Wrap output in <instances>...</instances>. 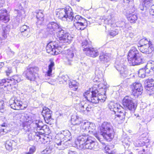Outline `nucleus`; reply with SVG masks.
Wrapping results in <instances>:
<instances>
[{
  "mask_svg": "<svg viewBox=\"0 0 154 154\" xmlns=\"http://www.w3.org/2000/svg\"><path fill=\"white\" fill-rule=\"evenodd\" d=\"M33 128L30 131L29 129L25 130L26 131H29V133L27 134V137L25 139L26 140L29 141H32L33 139L36 141H38L39 140L44 143L47 142V139L48 138L46 136H44L43 134L46 133L48 130V128H47L46 125H43L42 122L36 121L35 123H33Z\"/></svg>",
  "mask_w": 154,
  "mask_h": 154,
  "instance_id": "nucleus-1",
  "label": "nucleus"
},
{
  "mask_svg": "<svg viewBox=\"0 0 154 154\" xmlns=\"http://www.w3.org/2000/svg\"><path fill=\"white\" fill-rule=\"evenodd\" d=\"M107 88L106 87L105 89L103 88H100L101 91L103 90V92L101 93H98V91L94 89V88H90L83 94V96L87 100L93 103H98L99 100L101 102L104 101L106 98L105 94L107 89Z\"/></svg>",
  "mask_w": 154,
  "mask_h": 154,
  "instance_id": "nucleus-2",
  "label": "nucleus"
},
{
  "mask_svg": "<svg viewBox=\"0 0 154 154\" xmlns=\"http://www.w3.org/2000/svg\"><path fill=\"white\" fill-rule=\"evenodd\" d=\"M76 144H79L80 147L83 149L96 151L99 149L97 144L89 134H83L79 136L77 138Z\"/></svg>",
  "mask_w": 154,
  "mask_h": 154,
  "instance_id": "nucleus-3",
  "label": "nucleus"
},
{
  "mask_svg": "<svg viewBox=\"0 0 154 154\" xmlns=\"http://www.w3.org/2000/svg\"><path fill=\"white\" fill-rule=\"evenodd\" d=\"M56 12V15L59 19L68 22L73 20V23H77L80 19H82V17L79 15H76L74 18L73 12L71 8L69 6H66L65 8L60 9Z\"/></svg>",
  "mask_w": 154,
  "mask_h": 154,
  "instance_id": "nucleus-4",
  "label": "nucleus"
},
{
  "mask_svg": "<svg viewBox=\"0 0 154 154\" xmlns=\"http://www.w3.org/2000/svg\"><path fill=\"white\" fill-rule=\"evenodd\" d=\"M100 135L108 141H111L114 137V132L112 124L109 122H104L100 128Z\"/></svg>",
  "mask_w": 154,
  "mask_h": 154,
  "instance_id": "nucleus-5",
  "label": "nucleus"
},
{
  "mask_svg": "<svg viewBox=\"0 0 154 154\" xmlns=\"http://www.w3.org/2000/svg\"><path fill=\"white\" fill-rule=\"evenodd\" d=\"M128 59L133 65H134L141 63L143 57L141 53L139 52L135 47H133L128 52Z\"/></svg>",
  "mask_w": 154,
  "mask_h": 154,
  "instance_id": "nucleus-6",
  "label": "nucleus"
},
{
  "mask_svg": "<svg viewBox=\"0 0 154 154\" xmlns=\"http://www.w3.org/2000/svg\"><path fill=\"white\" fill-rule=\"evenodd\" d=\"M139 50L143 53L149 54L154 51V44L146 39L143 38L139 41Z\"/></svg>",
  "mask_w": 154,
  "mask_h": 154,
  "instance_id": "nucleus-7",
  "label": "nucleus"
},
{
  "mask_svg": "<svg viewBox=\"0 0 154 154\" xmlns=\"http://www.w3.org/2000/svg\"><path fill=\"white\" fill-rule=\"evenodd\" d=\"M84 126L82 130V131L85 132L86 135L88 134H93L99 140L100 142L102 140L100 136L96 133L95 131L96 126L95 124L92 123H90L89 122L86 121V122L82 123Z\"/></svg>",
  "mask_w": 154,
  "mask_h": 154,
  "instance_id": "nucleus-8",
  "label": "nucleus"
},
{
  "mask_svg": "<svg viewBox=\"0 0 154 154\" xmlns=\"http://www.w3.org/2000/svg\"><path fill=\"white\" fill-rule=\"evenodd\" d=\"M38 70V68L37 67H30L29 66L23 74L27 79L33 81L35 79Z\"/></svg>",
  "mask_w": 154,
  "mask_h": 154,
  "instance_id": "nucleus-9",
  "label": "nucleus"
},
{
  "mask_svg": "<svg viewBox=\"0 0 154 154\" xmlns=\"http://www.w3.org/2000/svg\"><path fill=\"white\" fill-rule=\"evenodd\" d=\"M124 60L117 58L115 63V66L123 77H126L128 74L126 67L123 64Z\"/></svg>",
  "mask_w": 154,
  "mask_h": 154,
  "instance_id": "nucleus-10",
  "label": "nucleus"
},
{
  "mask_svg": "<svg viewBox=\"0 0 154 154\" xmlns=\"http://www.w3.org/2000/svg\"><path fill=\"white\" fill-rule=\"evenodd\" d=\"M57 35V39L58 41L59 40L61 42L68 44L71 42L73 38L69 33L65 32L63 29Z\"/></svg>",
  "mask_w": 154,
  "mask_h": 154,
  "instance_id": "nucleus-11",
  "label": "nucleus"
},
{
  "mask_svg": "<svg viewBox=\"0 0 154 154\" xmlns=\"http://www.w3.org/2000/svg\"><path fill=\"white\" fill-rule=\"evenodd\" d=\"M46 29L48 32L51 35L55 33L57 34L62 29L59 25L54 22L49 23L47 25Z\"/></svg>",
  "mask_w": 154,
  "mask_h": 154,
  "instance_id": "nucleus-12",
  "label": "nucleus"
},
{
  "mask_svg": "<svg viewBox=\"0 0 154 154\" xmlns=\"http://www.w3.org/2000/svg\"><path fill=\"white\" fill-rule=\"evenodd\" d=\"M132 88V94L135 97H137L143 93V87L141 84L139 82L133 83L131 85Z\"/></svg>",
  "mask_w": 154,
  "mask_h": 154,
  "instance_id": "nucleus-13",
  "label": "nucleus"
},
{
  "mask_svg": "<svg viewBox=\"0 0 154 154\" xmlns=\"http://www.w3.org/2000/svg\"><path fill=\"white\" fill-rule=\"evenodd\" d=\"M9 104L11 108L15 110H23L27 106V105L23 106L21 101L14 98L10 99Z\"/></svg>",
  "mask_w": 154,
  "mask_h": 154,
  "instance_id": "nucleus-14",
  "label": "nucleus"
},
{
  "mask_svg": "<svg viewBox=\"0 0 154 154\" xmlns=\"http://www.w3.org/2000/svg\"><path fill=\"white\" fill-rule=\"evenodd\" d=\"M123 106L130 110L134 111L136 109L137 106L133 101V99L129 96H126L122 101Z\"/></svg>",
  "mask_w": 154,
  "mask_h": 154,
  "instance_id": "nucleus-15",
  "label": "nucleus"
},
{
  "mask_svg": "<svg viewBox=\"0 0 154 154\" xmlns=\"http://www.w3.org/2000/svg\"><path fill=\"white\" fill-rule=\"evenodd\" d=\"M59 47L55 42H51L47 45L46 49L47 52L52 55H57L59 54L58 51Z\"/></svg>",
  "mask_w": 154,
  "mask_h": 154,
  "instance_id": "nucleus-16",
  "label": "nucleus"
},
{
  "mask_svg": "<svg viewBox=\"0 0 154 154\" xmlns=\"http://www.w3.org/2000/svg\"><path fill=\"white\" fill-rule=\"evenodd\" d=\"M10 79H4L0 81V87L8 91H15V88L11 86Z\"/></svg>",
  "mask_w": 154,
  "mask_h": 154,
  "instance_id": "nucleus-17",
  "label": "nucleus"
},
{
  "mask_svg": "<svg viewBox=\"0 0 154 154\" xmlns=\"http://www.w3.org/2000/svg\"><path fill=\"white\" fill-rule=\"evenodd\" d=\"M75 53V50L73 48H72L67 50L65 61L67 65H70L72 64Z\"/></svg>",
  "mask_w": 154,
  "mask_h": 154,
  "instance_id": "nucleus-18",
  "label": "nucleus"
},
{
  "mask_svg": "<svg viewBox=\"0 0 154 154\" xmlns=\"http://www.w3.org/2000/svg\"><path fill=\"white\" fill-rule=\"evenodd\" d=\"M55 138V139H59L60 138L62 140H69L71 138V133L68 130L63 131L57 134Z\"/></svg>",
  "mask_w": 154,
  "mask_h": 154,
  "instance_id": "nucleus-19",
  "label": "nucleus"
},
{
  "mask_svg": "<svg viewBox=\"0 0 154 154\" xmlns=\"http://www.w3.org/2000/svg\"><path fill=\"white\" fill-rule=\"evenodd\" d=\"M22 116L23 118L21 117V118L23 119L24 122L23 124V129L26 130V128H28V129H29V125L32 123L33 122L32 119L31 117H29L27 114L24 113L23 114Z\"/></svg>",
  "mask_w": 154,
  "mask_h": 154,
  "instance_id": "nucleus-20",
  "label": "nucleus"
},
{
  "mask_svg": "<svg viewBox=\"0 0 154 154\" xmlns=\"http://www.w3.org/2000/svg\"><path fill=\"white\" fill-rule=\"evenodd\" d=\"M52 113V111L48 108H44L42 114L46 123L50 124L51 121L53 120L51 118Z\"/></svg>",
  "mask_w": 154,
  "mask_h": 154,
  "instance_id": "nucleus-21",
  "label": "nucleus"
},
{
  "mask_svg": "<svg viewBox=\"0 0 154 154\" xmlns=\"http://www.w3.org/2000/svg\"><path fill=\"white\" fill-rule=\"evenodd\" d=\"M65 140V142H64V140L55 139V146L59 150H63L66 148L68 146V141L69 140Z\"/></svg>",
  "mask_w": 154,
  "mask_h": 154,
  "instance_id": "nucleus-22",
  "label": "nucleus"
},
{
  "mask_svg": "<svg viewBox=\"0 0 154 154\" xmlns=\"http://www.w3.org/2000/svg\"><path fill=\"white\" fill-rule=\"evenodd\" d=\"M85 121L83 120L81 118L77 115L73 116L71 117V122L73 125H80V128L82 130L83 126H84L82 123L86 122Z\"/></svg>",
  "mask_w": 154,
  "mask_h": 154,
  "instance_id": "nucleus-23",
  "label": "nucleus"
},
{
  "mask_svg": "<svg viewBox=\"0 0 154 154\" xmlns=\"http://www.w3.org/2000/svg\"><path fill=\"white\" fill-rule=\"evenodd\" d=\"M83 51L85 52V53L87 56L93 57H95L99 54L97 50L91 47L86 48L84 49H83Z\"/></svg>",
  "mask_w": 154,
  "mask_h": 154,
  "instance_id": "nucleus-24",
  "label": "nucleus"
},
{
  "mask_svg": "<svg viewBox=\"0 0 154 154\" xmlns=\"http://www.w3.org/2000/svg\"><path fill=\"white\" fill-rule=\"evenodd\" d=\"M7 12V11L4 9L0 10V20H2L5 23L8 21L10 19Z\"/></svg>",
  "mask_w": 154,
  "mask_h": 154,
  "instance_id": "nucleus-25",
  "label": "nucleus"
},
{
  "mask_svg": "<svg viewBox=\"0 0 154 154\" xmlns=\"http://www.w3.org/2000/svg\"><path fill=\"white\" fill-rule=\"evenodd\" d=\"M134 11L135 8H133L131 11H129V12H127V16H128V20L131 23H135L137 19V17L136 14L130 13L131 11L133 13Z\"/></svg>",
  "mask_w": 154,
  "mask_h": 154,
  "instance_id": "nucleus-26",
  "label": "nucleus"
},
{
  "mask_svg": "<svg viewBox=\"0 0 154 154\" xmlns=\"http://www.w3.org/2000/svg\"><path fill=\"white\" fill-rule=\"evenodd\" d=\"M37 18L36 24L37 26L41 25L42 23L44 20V15L43 13L39 11L38 12L37 11L35 12Z\"/></svg>",
  "mask_w": 154,
  "mask_h": 154,
  "instance_id": "nucleus-27",
  "label": "nucleus"
},
{
  "mask_svg": "<svg viewBox=\"0 0 154 154\" xmlns=\"http://www.w3.org/2000/svg\"><path fill=\"white\" fill-rule=\"evenodd\" d=\"M21 34L24 37L29 36L30 29L29 27L26 25H23L21 26L20 29Z\"/></svg>",
  "mask_w": 154,
  "mask_h": 154,
  "instance_id": "nucleus-28",
  "label": "nucleus"
},
{
  "mask_svg": "<svg viewBox=\"0 0 154 154\" xmlns=\"http://www.w3.org/2000/svg\"><path fill=\"white\" fill-rule=\"evenodd\" d=\"M110 54L102 52L100 54L99 60L103 63H107L110 60Z\"/></svg>",
  "mask_w": 154,
  "mask_h": 154,
  "instance_id": "nucleus-29",
  "label": "nucleus"
},
{
  "mask_svg": "<svg viewBox=\"0 0 154 154\" xmlns=\"http://www.w3.org/2000/svg\"><path fill=\"white\" fill-rule=\"evenodd\" d=\"M100 78L98 77L95 76V78L93 79V81L94 82H100L98 85V86L99 88H103L104 89L106 88V84L105 83L104 80H100Z\"/></svg>",
  "mask_w": 154,
  "mask_h": 154,
  "instance_id": "nucleus-30",
  "label": "nucleus"
},
{
  "mask_svg": "<svg viewBox=\"0 0 154 154\" xmlns=\"http://www.w3.org/2000/svg\"><path fill=\"white\" fill-rule=\"evenodd\" d=\"M10 83L11 84V86H13L15 88V90L16 89V87L15 85L16 83L20 82L21 81L20 76L17 75L14 76L12 78H10Z\"/></svg>",
  "mask_w": 154,
  "mask_h": 154,
  "instance_id": "nucleus-31",
  "label": "nucleus"
},
{
  "mask_svg": "<svg viewBox=\"0 0 154 154\" xmlns=\"http://www.w3.org/2000/svg\"><path fill=\"white\" fill-rule=\"evenodd\" d=\"M50 63L48 66V70L46 74L47 75L50 76L52 75V72L53 69H54V63L53 61L50 60Z\"/></svg>",
  "mask_w": 154,
  "mask_h": 154,
  "instance_id": "nucleus-32",
  "label": "nucleus"
},
{
  "mask_svg": "<svg viewBox=\"0 0 154 154\" xmlns=\"http://www.w3.org/2000/svg\"><path fill=\"white\" fill-rule=\"evenodd\" d=\"M145 89L147 91L149 95L152 94V92L154 91V85L153 84L149 82L145 85Z\"/></svg>",
  "mask_w": 154,
  "mask_h": 154,
  "instance_id": "nucleus-33",
  "label": "nucleus"
},
{
  "mask_svg": "<svg viewBox=\"0 0 154 154\" xmlns=\"http://www.w3.org/2000/svg\"><path fill=\"white\" fill-rule=\"evenodd\" d=\"M87 23H73L75 28L78 30H82L84 29L86 27Z\"/></svg>",
  "mask_w": 154,
  "mask_h": 154,
  "instance_id": "nucleus-34",
  "label": "nucleus"
},
{
  "mask_svg": "<svg viewBox=\"0 0 154 154\" xmlns=\"http://www.w3.org/2000/svg\"><path fill=\"white\" fill-rule=\"evenodd\" d=\"M69 87L70 88H72L74 91L77 90L78 88V83L75 81L72 80V81L68 80V82Z\"/></svg>",
  "mask_w": 154,
  "mask_h": 154,
  "instance_id": "nucleus-35",
  "label": "nucleus"
},
{
  "mask_svg": "<svg viewBox=\"0 0 154 154\" xmlns=\"http://www.w3.org/2000/svg\"><path fill=\"white\" fill-rule=\"evenodd\" d=\"M116 116L119 118L121 120H122L125 118L126 116H128L127 112L125 110H123L121 112H116L115 114Z\"/></svg>",
  "mask_w": 154,
  "mask_h": 154,
  "instance_id": "nucleus-36",
  "label": "nucleus"
},
{
  "mask_svg": "<svg viewBox=\"0 0 154 154\" xmlns=\"http://www.w3.org/2000/svg\"><path fill=\"white\" fill-rule=\"evenodd\" d=\"M13 141H7L6 142L5 147L6 149L9 151H11L12 150V146Z\"/></svg>",
  "mask_w": 154,
  "mask_h": 154,
  "instance_id": "nucleus-37",
  "label": "nucleus"
},
{
  "mask_svg": "<svg viewBox=\"0 0 154 154\" xmlns=\"http://www.w3.org/2000/svg\"><path fill=\"white\" fill-rule=\"evenodd\" d=\"M116 25L119 27L122 28L124 30H125L126 28H128L127 27L128 24H126L124 21H122L120 22H118L117 23Z\"/></svg>",
  "mask_w": 154,
  "mask_h": 154,
  "instance_id": "nucleus-38",
  "label": "nucleus"
},
{
  "mask_svg": "<svg viewBox=\"0 0 154 154\" xmlns=\"http://www.w3.org/2000/svg\"><path fill=\"white\" fill-rule=\"evenodd\" d=\"M138 75L140 77L144 78L145 77L146 75L145 71L144 68H141L139 69L138 72Z\"/></svg>",
  "mask_w": 154,
  "mask_h": 154,
  "instance_id": "nucleus-39",
  "label": "nucleus"
},
{
  "mask_svg": "<svg viewBox=\"0 0 154 154\" xmlns=\"http://www.w3.org/2000/svg\"><path fill=\"white\" fill-rule=\"evenodd\" d=\"M95 76L98 77L100 78V80H104L103 77V73L101 71L99 70H96L95 72Z\"/></svg>",
  "mask_w": 154,
  "mask_h": 154,
  "instance_id": "nucleus-40",
  "label": "nucleus"
},
{
  "mask_svg": "<svg viewBox=\"0 0 154 154\" xmlns=\"http://www.w3.org/2000/svg\"><path fill=\"white\" fill-rule=\"evenodd\" d=\"M82 45L84 49L86 48H91V45L90 42H88L87 40H85L83 41L82 43Z\"/></svg>",
  "mask_w": 154,
  "mask_h": 154,
  "instance_id": "nucleus-41",
  "label": "nucleus"
},
{
  "mask_svg": "<svg viewBox=\"0 0 154 154\" xmlns=\"http://www.w3.org/2000/svg\"><path fill=\"white\" fill-rule=\"evenodd\" d=\"M118 105V104L116 103L111 102L109 104V107L111 110L114 112L115 111V109L116 108Z\"/></svg>",
  "mask_w": 154,
  "mask_h": 154,
  "instance_id": "nucleus-42",
  "label": "nucleus"
},
{
  "mask_svg": "<svg viewBox=\"0 0 154 154\" xmlns=\"http://www.w3.org/2000/svg\"><path fill=\"white\" fill-rule=\"evenodd\" d=\"M88 103L86 102L84 103V102H82L81 103V106L80 108L81 111L83 112L86 110L87 106H88Z\"/></svg>",
  "mask_w": 154,
  "mask_h": 154,
  "instance_id": "nucleus-43",
  "label": "nucleus"
},
{
  "mask_svg": "<svg viewBox=\"0 0 154 154\" xmlns=\"http://www.w3.org/2000/svg\"><path fill=\"white\" fill-rule=\"evenodd\" d=\"M59 79L60 80H61V81L63 83V80L65 82H67V81L68 82V80H69V77L66 75L61 76L60 77H59Z\"/></svg>",
  "mask_w": 154,
  "mask_h": 154,
  "instance_id": "nucleus-44",
  "label": "nucleus"
},
{
  "mask_svg": "<svg viewBox=\"0 0 154 154\" xmlns=\"http://www.w3.org/2000/svg\"><path fill=\"white\" fill-rule=\"evenodd\" d=\"M5 72L7 76H9L10 75L12 72L11 67H7L5 68Z\"/></svg>",
  "mask_w": 154,
  "mask_h": 154,
  "instance_id": "nucleus-45",
  "label": "nucleus"
},
{
  "mask_svg": "<svg viewBox=\"0 0 154 154\" xmlns=\"http://www.w3.org/2000/svg\"><path fill=\"white\" fill-rule=\"evenodd\" d=\"M116 108H115V111L114 112L115 114L116 112H122L123 110H124L123 108L119 105L118 104Z\"/></svg>",
  "mask_w": 154,
  "mask_h": 154,
  "instance_id": "nucleus-46",
  "label": "nucleus"
},
{
  "mask_svg": "<svg viewBox=\"0 0 154 154\" xmlns=\"http://www.w3.org/2000/svg\"><path fill=\"white\" fill-rule=\"evenodd\" d=\"M150 68L151 70H152V72H154V61H152L151 62L148 63L146 65V67Z\"/></svg>",
  "mask_w": 154,
  "mask_h": 154,
  "instance_id": "nucleus-47",
  "label": "nucleus"
},
{
  "mask_svg": "<svg viewBox=\"0 0 154 154\" xmlns=\"http://www.w3.org/2000/svg\"><path fill=\"white\" fill-rule=\"evenodd\" d=\"M119 32V30L117 29L112 30L109 33L110 35L113 37L117 35Z\"/></svg>",
  "mask_w": 154,
  "mask_h": 154,
  "instance_id": "nucleus-48",
  "label": "nucleus"
},
{
  "mask_svg": "<svg viewBox=\"0 0 154 154\" xmlns=\"http://www.w3.org/2000/svg\"><path fill=\"white\" fill-rule=\"evenodd\" d=\"M51 149L49 148H47L42 152V154H49L51 153Z\"/></svg>",
  "mask_w": 154,
  "mask_h": 154,
  "instance_id": "nucleus-49",
  "label": "nucleus"
},
{
  "mask_svg": "<svg viewBox=\"0 0 154 154\" xmlns=\"http://www.w3.org/2000/svg\"><path fill=\"white\" fill-rule=\"evenodd\" d=\"M102 22H103L105 24H107L108 25H110V26L112 25V20H108L107 19H103L102 20Z\"/></svg>",
  "mask_w": 154,
  "mask_h": 154,
  "instance_id": "nucleus-50",
  "label": "nucleus"
},
{
  "mask_svg": "<svg viewBox=\"0 0 154 154\" xmlns=\"http://www.w3.org/2000/svg\"><path fill=\"white\" fill-rule=\"evenodd\" d=\"M35 149L34 147H32L30 148L28 152H26L25 154H33L35 151Z\"/></svg>",
  "mask_w": 154,
  "mask_h": 154,
  "instance_id": "nucleus-51",
  "label": "nucleus"
},
{
  "mask_svg": "<svg viewBox=\"0 0 154 154\" xmlns=\"http://www.w3.org/2000/svg\"><path fill=\"white\" fill-rule=\"evenodd\" d=\"M152 0H143V2L145 6H149Z\"/></svg>",
  "mask_w": 154,
  "mask_h": 154,
  "instance_id": "nucleus-52",
  "label": "nucleus"
},
{
  "mask_svg": "<svg viewBox=\"0 0 154 154\" xmlns=\"http://www.w3.org/2000/svg\"><path fill=\"white\" fill-rule=\"evenodd\" d=\"M146 67V65L145 66V68L144 69H145V73L147 75L148 74H149L150 73V72H152V70H151L150 68H148V67Z\"/></svg>",
  "mask_w": 154,
  "mask_h": 154,
  "instance_id": "nucleus-53",
  "label": "nucleus"
},
{
  "mask_svg": "<svg viewBox=\"0 0 154 154\" xmlns=\"http://www.w3.org/2000/svg\"><path fill=\"white\" fill-rule=\"evenodd\" d=\"M7 132V130L4 128H1L0 129V134L3 135L5 134Z\"/></svg>",
  "mask_w": 154,
  "mask_h": 154,
  "instance_id": "nucleus-54",
  "label": "nucleus"
},
{
  "mask_svg": "<svg viewBox=\"0 0 154 154\" xmlns=\"http://www.w3.org/2000/svg\"><path fill=\"white\" fill-rule=\"evenodd\" d=\"M149 12L150 14L154 15V5L151 7Z\"/></svg>",
  "mask_w": 154,
  "mask_h": 154,
  "instance_id": "nucleus-55",
  "label": "nucleus"
},
{
  "mask_svg": "<svg viewBox=\"0 0 154 154\" xmlns=\"http://www.w3.org/2000/svg\"><path fill=\"white\" fill-rule=\"evenodd\" d=\"M78 22H77V23H87V21L86 20L82 17V19H80L79 20H78Z\"/></svg>",
  "mask_w": 154,
  "mask_h": 154,
  "instance_id": "nucleus-56",
  "label": "nucleus"
},
{
  "mask_svg": "<svg viewBox=\"0 0 154 154\" xmlns=\"http://www.w3.org/2000/svg\"><path fill=\"white\" fill-rule=\"evenodd\" d=\"M4 103L3 101L0 100V109H4Z\"/></svg>",
  "mask_w": 154,
  "mask_h": 154,
  "instance_id": "nucleus-57",
  "label": "nucleus"
},
{
  "mask_svg": "<svg viewBox=\"0 0 154 154\" xmlns=\"http://www.w3.org/2000/svg\"><path fill=\"white\" fill-rule=\"evenodd\" d=\"M92 108V107L91 106V105L88 104V106H87L86 110L88 112L90 111L91 109Z\"/></svg>",
  "mask_w": 154,
  "mask_h": 154,
  "instance_id": "nucleus-58",
  "label": "nucleus"
},
{
  "mask_svg": "<svg viewBox=\"0 0 154 154\" xmlns=\"http://www.w3.org/2000/svg\"><path fill=\"white\" fill-rule=\"evenodd\" d=\"M9 53L11 56H14V52L11 50L9 51Z\"/></svg>",
  "mask_w": 154,
  "mask_h": 154,
  "instance_id": "nucleus-59",
  "label": "nucleus"
},
{
  "mask_svg": "<svg viewBox=\"0 0 154 154\" xmlns=\"http://www.w3.org/2000/svg\"><path fill=\"white\" fill-rule=\"evenodd\" d=\"M5 2V0H0V7L2 6Z\"/></svg>",
  "mask_w": 154,
  "mask_h": 154,
  "instance_id": "nucleus-60",
  "label": "nucleus"
},
{
  "mask_svg": "<svg viewBox=\"0 0 154 154\" xmlns=\"http://www.w3.org/2000/svg\"><path fill=\"white\" fill-rule=\"evenodd\" d=\"M4 64L3 62L0 63V70L1 69V68L4 66Z\"/></svg>",
  "mask_w": 154,
  "mask_h": 154,
  "instance_id": "nucleus-61",
  "label": "nucleus"
},
{
  "mask_svg": "<svg viewBox=\"0 0 154 154\" xmlns=\"http://www.w3.org/2000/svg\"><path fill=\"white\" fill-rule=\"evenodd\" d=\"M69 154H77V152H75L70 151L69 153Z\"/></svg>",
  "mask_w": 154,
  "mask_h": 154,
  "instance_id": "nucleus-62",
  "label": "nucleus"
},
{
  "mask_svg": "<svg viewBox=\"0 0 154 154\" xmlns=\"http://www.w3.org/2000/svg\"><path fill=\"white\" fill-rule=\"evenodd\" d=\"M1 126L2 127H4V128H5L7 126V124L6 123H3L1 125Z\"/></svg>",
  "mask_w": 154,
  "mask_h": 154,
  "instance_id": "nucleus-63",
  "label": "nucleus"
},
{
  "mask_svg": "<svg viewBox=\"0 0 154 154\" xmlns=\"http://www.w3.org/2000/svg\"><path fill=\"white\" fill-rule=\"evenodd\" d=\"M124 0V2H127V3H128V2H132L133 1V0Z\"/></svg>",
  "mask_w": 154,
  "mask_h": 154,
  "instance_id": "nucleus-64",
  "label": "nucleus"
}]
</instances>
